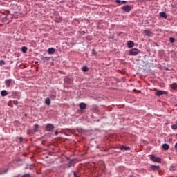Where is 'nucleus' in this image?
<instances>
[{"instance_id":"nucleus-1","label":"nucleus","mask_w":177,"mask_h":177,"mask_svg":"<svg viewBox=\"0 0 177 177\" xmlns=\"http://www.w3.org/2000/svg\"><path fill=\"white\" fill-rule=\"evenodd\" d=\"M14 83L15 81L12 79H6L4 82L6 88H10Z\"/></svg>"},{"instance_id":"nucleus-2","label":"nucleus","mask_w":177,"mask_h":177,"mask_svg":"<svg viewBox=\"0 0 177 177\" xmlns=\"http://www.w3.org/2000/svg\"><path fill=\"white\" fill-rule=\"evenodd\" d=\"M139 53V50L138 48H131L129 51V56H136Z\"/></svg>"},{"instance_id":"nucleus-3","label":"nucleus","mask_w":177,"mask_h":177,"mask_svg":"<svg viewBox=\"0 0 177 177\" xmlns=\"http://www.w3.org/2000/svg\"><path fill=\"white\" fill-rule=\"evenodd\" d=\"M121 9L122 10H123V12H126V13H129V12L132 10V6L129 5H126V6H123L121 8Z\"/></svg>"},{"instance_id":"nucleus-4","label":"nucleus","mask_w":177,"mask_h":177,"mask_svg":"<svg viewBox=\"0 0 177 177\" xmlns=\"http://www.w3.org/2000/svg\"><path fill=\"white\" fill-rule=\"evenodd\" d=\"M46 131H47V132H52V131H53V129H55V126L50 123L46 124V127H45Z\"/></svg>"},{"instance_id":"nucleus-5","label":"nucleus","mask_w":177,"mask_h":177,"mask_svg":"<svg viewBox=\"0 0 177 177\" xmlns=\"http://www.w3.org/2000/svg\"><path fill=\"white\" fill-rule=\"evenodd\" d=\"M151 160L153 162H158V163L161 162V158L157 157V156H156L154 155H151Z\"/></svg>"},{"instance_id":"nucleus-6","label":"nucleus","mask_w":177,"mask_h":177,"mask_svg":"<svg viewBox=\"0 0 177 177\" xmlns=\"http://www.w3.org/2000/svg\"><path fill=\"white\" fill-rule=\"evenodd\" d=\"M14 161H15L16 165H17V167H21V165H23V162L24 160L20 158H17L16 159L14 160Z\"/></svg>"},{"instance_id":"nucleus-7","label":"nucleus","mask_w":177,"mask_h":177,"mask_svg":"<svg viewBox=\"0 0 177 177\" xmlns=\"http://www.w3.org/2000/svg\"><path fill=\"white\" fill-rule=\"evenodd\" d=\"M162 95H168V91L159 90L156 93V95L160 97V96H162Z\"/></svg>"},{"instance_id":"nucleus-8","label":"nucleus","mask_w":177,"mask_h":177,"mask_svg":"<svg viewBox=\"0 0 177 177\" xmlns=\"http://www.w3.org/2000/svg\"><path fill=\"white\" fill-rule=\"evenodd\" d=\"M151 169L152 171H160V166L151 165Z\"/></svg>"},{"instance_id":"nucleus-9","label":"nucleus","mask_w":177,"mask_h":177,"mask_svg":"<svg viewBox=\"0 0 177 177\" xmlns=\"http://www.w3.org/2000/svg\"><path fill=\"white\" fill-rule=\"evenodd\" d=\"M64 81L66 84H71V82H73V80H71V78L68 77H66L64 79Z\"/></svg>"},{"instance_id":"nucleus-10","label":"nucleus","mask_w":177,"mask_h":177,"mask_svg":"<svg viewBox=\"0 0 177 177\" xmlns=\"http://www.w3.org/2000/svg\"><path fill=\"white\" fill-rule=\"evenodd\" d=\"M9 171L8 167L4 169H1L0 170V175H5V174H8V171Z\"/></svg>"},{"instance_id":"nucleus-11","label":"nucleus","mask_w":177,"mask_h":177,"mask_svg":"<svg viewBox=\"0 0 177 177\" xmlns=\"http://www.w3.org/2000/svg\"><path fill=\"white\" fill-rule=\"evenodd\" d=\"M35 164H26V166L25 167V169H32V167H34Z\"/></svg>"},{"instance_id":"nucleus-12","label":"nucleus","mask_w":177,"mask_h":177,"mask_svg":"<svg viewBox=\"0 0 177 177\" xmlns=\"http://www.w3.org/2000/svg\"><path fill=\"white\" fill-rule=\"evenodd\" d=\"M127 46L128 48H133V46H135V43L133 41H128Z\"/></svg>"},{"instance_id":"nucleus-13","label":"nucleus","mask_w":177,"mask_h":177,"mask_svg":"<svg viewBox=\"0 0 177 177\" xmlns=\"http://www.w3.org/2000/svg\"><path fill=\"white\" fill-rule=\"evenodd\" d=\"M56 52V50L54 48H50L48 50V55H53Z\"/></svg>"},{"instance_id":"nucleus-14","label":"nucleus","mask_w":177,"mask_h":177,"mask_svg":"<svg viewBox=\"0 0 177 177\" xmlns=\"http://www.w3.org/2000/svg\"><path fill=\"white\" fill-rule=\"evenodd\" d=\"M162 148L163 149V150H169V145L165 143L162 145Z\"/></svg>"},{"instance_id":"nucleus-15","label":"nucleus","mask_w":177,"mask_h":177,"mask_svg":"<svg viewBox=\"0 0 177 177\" xmlns=\"http://www.w3.org/2000/svg\"><path fill=\"white\" fill-rule=\"evenodd\" d=\"M80 108L81 109V110H85V109H86V104L84 102H81L80 104Z\"/></svg>"},{"instance_id":"nucleus-16","label":"nucleus","mask_w":177,"mask_h":177,"mask_svg":"<svg viewBox=\"0 0 177 177\" xmlns=\"http://www.w3.org/2000/svg\"><path fill=\"white\" fill-rule=\"evenodd\" d=\"M41 59L42 60L43 63H45V62H49V60H50V57H42L41 58Z\"/></svg>"},{"instance_id":"nucleus-17","label":"nucleus","mask_w":177,"mask_h":177,"mask_svg":"<svg viewBox=\"0 0 177 177\" xmlns=\"http://www.w3.org/2000/svg\"><path fill=\"white\" fill-rule=\"evenodd\" d=\"M1 95L3 97H5V96H7L8 95V91L6 90H3L1 91Z\"/></svg>"},{"instance_id":"nucleus-18","label":"nucleus","mask_w":177,"mask_h":177,"mask_svg":"<svg viewBox=\"0 0 177 177\" xmlns=\"http://www.w3.org/2000/svg\"><path fill=\"white\" fill-rule=\"evenodd\" d=\"M159 15L160 16V17H162L163 19H167V13H165V12H160Z\"/></svg>"},{"instance_id":"nucleus-19","label":"nucleus","mask_w":177,"mask_h":177,"mask_svg":"<svg viewBox=\"0 0 177 177\" xmlns=\"http://www.w3.org/2000/svg\"><path fill=\"white\" fill-rule=\"evenodd\" d=\"M45 103L47 106H50V98L49 97H47L46 100H45Z\"/></svg>"},{"instance_id":"nucleus-20","label":"nucleus","mask_w":177,"mask_h":177,"mask_svg":"<svg viewBox=\"0 0 177 177\" xmlns=\"http://www.w3.org/2000/svg\"><path fill=\"white\" fill-rule=\"evenodd\" d=\"M38 129H39V125L35 124L33 131L34 132H38Z\"/></svg>"},{"instance_id":"nucleus-21","label":"nucleus","mask_w":177,"mask_h":177,"mask_svg":"<svg viewBox=\"0 0 177 177\" xmlns=\"http://www.w3.org/2000/svg\"><path fill=\"white\" fill-rule=\"evenodd\" d=\"M145 34L147 36V37H151V32L149 30H146L144 31Z\"/></svg>"},{"instance_id":"nucleus-22","label":"nucleus","mask_w":177,"mask_h":177,"mask_svg":"<svg viewBox=\"0 0 177 177\" xmlns=\"http://www.w3.org/2000/svg\"><path fill=\"white\" fill-rule=\"evenodd\" d=\"M91 55H92V56H96V55H97V53L96 52V50H95V48H93L92 50H91Z\"/></svg>"},{"instance_id":"nucleus-23","label":"nucleus","mask_w":177,"mask_h":177,"mask_svg":"<svg viewBox=\"0 0 177 177\" xmlns=\"http://www.w3.org/2000/svg\"><path fill=\"white\" fill-rule=\"evenodd\" d=\"M88 70H89V68H88V66H83V68H82V71H83L84 73H86V72L88 71Z\"/></svg>"},{"instance_id":"nucleus-24","label":"nucleus","mask_w":177,"mask_h":177,"mask_svg":"<svg viewBox=\"0 0 177 177\" xmlns=\"http://www.w3.org/2000/svg\"><path fill=\"white\" fill-rule=\"evenodd\" d=\"M171 89H176V88H177V84H176V83H173V84H171Z\"/></svg>"},{"instance_id":"nucleus-25","label":"nucleus","mask_w":177,"mask_h":177,"mask_svg":"<svg viewBox=\"0 0 177 177\" xmlns=\"http://www.w3.org/2000/svg\"><path fill=\"white\" fill-rule=\"evenodd\" d=\"M27 47H26V46H23V47H21V52L23 53H26V52H27Z\"/></svg>"},{"instance_id":"nucleus-26","label":"nucleus","mask_w":177,"mask_h":177,"mask_svg":"<svg viewBox=\"0 0 177 177\" xmlns=\"http://www.w3.org/2000/svg\"><path fill=\"white\" fill-rule=\"evenodd\" d=\"M129 149H130L129 147H125V146H122L120 148V150H129Z\"/></svg>"},{"instance_id":"nucleus-27","label":"nucleus","mask_w":177,"mask_h":177,"mask_svg":"<svg viewBox=\"0 0 177 177\" xmlns=\"http://www.w3.org/2000/svg\"><path fill=\"white\" fill-rule=\"evenodd\" d=\"M169 171H171V172H174V171H176V168H175L174 166H171L169 167Z\"/></svg>"},{"instance_id":"nucleus-28","label":"nucleus","mask_w":177,"mask_h":177,"mask_svg":"<svg viewBox=\"0 0 177 177\" xmlns=\"http://www.w3.org/2000/svg\"><path fill=\"white\" fill-rule=\"evenodd\" d=\"M169 42L174 44L175 42V38L172 37H169Z\"/></svg>"},{"instance_id":"nucleus-29","label":"nucleus","mask_w":177,"mask_h":177,"mask_svg":"<svg viewBox=\"0 0 177 177\" xmlns=\"http://www.w3.org/2000/svg\"><path fill=\"white\" fill-rule=\"evenodd\" d=\"M5 64H6L5 60H0V66H5Z\"/></svg>"},{"instance_id":"nucleus-30","label":"nucleus","mask_w":177,"mask_h":177,"mask_svg":"<svg viewBox=\"0 0 177 177\" xmlns=\"http://www.w3.org/2000/svg\"><path fill=\"white\" fill-rule=\"evenodd\" d=\"M2 21H3V23H6V21H8V17L6 16V17H3Z\"/></svg>"},{"instance_id":"nucleus-31","label":"nucleus","mask_w":177,"mask_h":177,"mask_svg":"<svg viewBox=\"0 0 177 177\" xmlns=\"http://www.w3.org/2000/svg\"><path fill=\"white\" fill-rule=\"evenodd\" d=\"M73 166V160H71L68 164V168H71Z\"/></svg>"},{"instance_id":"nucleus-32","label":"nucleus","mask_w":177,"mask_h":177,"mask_svg":"<svg viewBox=\"0 0 177 177\" xmlns=\"http://www.w3.org/2000/svg\"><path fill=\"white\" fill-rule=\"evenodd\" d=\"M171 128H172V129H174V130L177 129V125H176V124H172Z\"/></svg>"},{"instance_id":"nucleus-33","label":"nucleus","mask_w":177,"mask_h":177,"mask_svg":"<svg viewBox=\"0 0 177 177\" xmlns=\"http://www.w3.org/2000/svg\"><path fill=\"white\" fill-rule=\"evenodd\" d=\"M13 104H15V106H17L19 104V101H17V100H14Z\"/></svg>"},{"instance_id":"nucleus-34","label":"nucleus","mask_w":177,"mask_h":177,"mask_svg":"<svg viewBox=\"0 0 177 177\" xmlns=\"http://www.w3.org/2000/svg\"><path fill=\"white\" fill-rule=\"evenodd\" d=\"M116 3H118V5H121L122 1L121 0H115Z\"/></svg>"},{"instance_id":"nucleus-35","label":"nucleus","mask_w":177,"mask_h":177,"mask_svg":"<svg viewBox=\"0 0 177 177\" xmlns=\"http://www.w3.org/2000/svg\"><path fill=\"white\" fill-rule=\"evenodd\" d=\"M127 1H122L121 5H125L127 3Z\"/></svg>"},{"instance_id":"nucleus-36","label":"nucleus","mask_w":177,"mask_h":177,"mask_svg":"<svg viewBox=\"0 0 177 177\" xmlns=\"http://www.w3.org/2000/svg\"><path fill=\"white\" fill-rule=\"evenodd\" d=\"M109 39H114V36L113 35L109 36Z\"/></svg>"},{"instance_id":"nucleus-37","label":"nucleus","mask_w":177,"mask_h":177,"mask_svg":"<svg viewBox=\"0 0 177 177\" xmlns=\"http://www.w3.org/2000/svg\"><path fill=\"white\" fill-rule=\"evenodd\" d=\"M19 142H20V143H23V138L22 137L19 138Z\"/></svg>"},{"instance_id":"nucleus-38","label":"nucleus","mask_w":177,"mask_h":177,"mask_svg":"<svg viewBox=\"0 0 177 177\" xmlns=\"http://www.w3.org/2000/svg\"><path fill=\"white\" fill-rule=\"evenodd\" d=\"M77 131L78 132H82V129L78 128V129H77Z\"/></svg>"},{"instance_id":"nucleus-39","label":"nucleus","mask_w":177,"mask_h":177,"mask_svg":"<svg viewBox=\"0 0 177 177\" xmlns=\"http://www.w3.org/2000/svg\"><path fill=\"white\" fill-rule=\"evenodd\" d=\"M73 176H74V177H78V176H77V171L73 172Z\"/></svg>"},{"instance_id":"nucleus-40","label":"nucleus","mask_w":177,"mask_h":177,"mask_svg":"<svg viewBox=\"0 0 177 177\" xmlns=\"http://www.w3.org/2000/svg\"><path fill=\"white\" fill-rule=\"evenodd\" d=\"M55 135L56 136H57V135H59V131H55Z\"/></svg>"},{"instance_id":"nucleus-41","label":"nucleus","mask_w":177,"mask_h":177,"mask_svg":"<svg viewBox=\"0 0 177 177\" xmlns=\"http://www.w3.org/2000/svg\"><path fill=\"white\" fill-rule=\"evenodd\" d=\"M80 34H81V35H84L85 31H82V32H80Z\"/></svg>"},{"instance_id":"nucleus-42","label":"nucleus","mask_w":177,"mask_h":177,"mask_svg":"<svg viewBox=\"0 0 177 177\" xmlns=\"http://www.w3.org/2000/svg\"><path fill=\"white\" fill-rule=\"evenodd\" d=\"M174 149L175 150H177V142L175 144Z\"/></svg>"},{"instance_id":"nucleus-43","label":"nucleus","mask_w":177,"mask_h":177,"mask_svg":"<svg viewBox=\"0 0 177 177\" xmlns=\"http://www.w3.org/2000/svg\"><path fill=\"white\" fill-rule=\"evenodd\" d=\"M54 97V99H56V95H53L50 96V97Z\"/></svg>"},{"instance_id":"nucleus-44","label":"nucleus","mask_w":177,"mask_h":177,"mask_svg":"<svg viewBox=\"0 0 177 177\" xmlns=\"http://www.w3.org/2000/svg\"><path fill=\"white\" fill-rule=\"evenodd\" d=\"M64 133V135H66V136H68V133H67V132L65 131Z\"/></svg>"},{"instance_id":"nucleus-45","label":"nucleus","mask_w":177,"mask_h":177,"mask_svg":"<svg viewBox=\"0 0 177 177\" xmlns=\"http://www.w3.org/2000/svg\"><path fill=\"white\" fill-rule=\"evenodd\" d=\"M35 64H38V61H35Z\"/></svg>"},{"instance_id":"nucleus-46","label":"nucleus","mask_w":177,"mask_h":177,"mask_svg":"<svg viewBox=\"0 0 177 177\" xmlns=\"http://www.w3.org/2000/svg\"><path fill=\"white\" fill-rule=\"evenodd\" d=\"M64 131H70V129H65Z\"/></svg>"},{"instance_id":"nucleus-47","label":"nucleus","mask_w":177,"mask_h":177,"mask_svg":"<svg viewBox=\"0 0 177 177\" xmlns=\"http://www.w3.org/2000/svg\"><path fill=\"white\" fill-rule=\"evenodd\" d=\"M26 175L30 176V174L28 173L26 174H24V176H26Z\"/></svg>"}]
</instances>
